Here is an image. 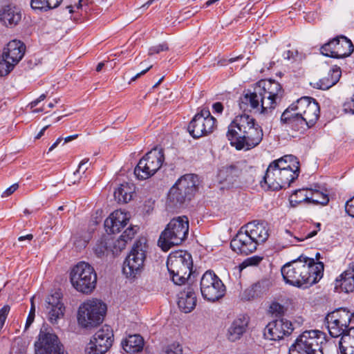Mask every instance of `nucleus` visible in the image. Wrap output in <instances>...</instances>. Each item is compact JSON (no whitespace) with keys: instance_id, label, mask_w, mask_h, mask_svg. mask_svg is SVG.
Listing matches in <instances>:
<instances>
[{"instance_id":"2eb2a0df","label":"nucleus","mask_w":354,"mask_h":354,"mask_svg":"<svg viewBox=\"0 0 354 354\" xmlns=\"http://www.w3.org/2000/svg\"><path fill=\"white\" fill-rule=\"evenodd\" d=\"M25 44L19 40L10 41L4 48L3 60L0 62V75H7L23 57Z\"/></svg>"},{"instance_id":"0eeeda50","label":"nucleus","mask_w":354,"mask_h":354,"mask_svg":"<svg viewBox=\"0 0 354 354\" xmlns=\"http://www.w3.org/2000/svg\"><path fill=\"white\" fill-rule=\"evenodd\" d=\"M327 343L326 335L318 330H306L289 349V354H323V345Z\"/></svg>"},{"instance_id":"79ce46f5","label":"nucleus","mask_w":354,"mask_h":354,"mask_svg":"<svg viewBox=\"0 0 354 354\" xmlns=\"http://www.w3.org/2000/svg\"><path fill=\"white\" fill-rule=\"evenodd\" d=\"M262 259L263 258L257 255L248 257L245 259L242 263L240 264V269L243 270L249 266H257L260 263Z\"/></svg>"},{"instance_id":"7c9ffc66","label":"nucleus","mask_w":354,"mask_h":354,"mask_svg":"<svg viewBox=\"0 0 354 354\" xmlns=\"http://www.w3.org/2000/svg\"><path fill=\"white\" fill-rule=\"evenodd\" d=\"M242 173V168L239 162L223 166L218 171V178L222 181L233 183Z\"/></svg>"},{"instance_id":"c85d7f7f","label":"nucleus","mask_w":354,"mask_h":354,"mask_svg":"<svg viewBox=\"0 0 354 354\" xmlns=\"http://www.w3.org/2000/svg\"><path fill=\"white\" fill-rule=\"evenodd\" d=\"M270 169H279L280 170H292L300 172L299 162L293 155H286L270 162L268 167Z\"/></svg>"},{"instance_id":"f257e3e1","label":"nucleus","mask_w":354,"mask_h":354,"mask_svg":"<svg viewBox=\"0 0 354 354\" xmlns=\"http://www.w3.org/2000/svg\"><path fill=\"white\" fill-rule=\"evenodd\" d=\"M319 105L310 97H301L282 113L280 122L299 134L305 133L319 118Z\"/></svg>"},{"instance_id":"6e6d98bb","label":"nucleus","mask_w":354,"mask_h":354,"mask_svg":"<svg viewBox=\"0 0 354 354\" xmlns=\"http://www.w3.org/2000/svg\"><path fill=\"white\" fill-rule=\"evenodd\" d=\"M62 1L63 0H47L46 3H47L48 7H49V10H51L57 8Z\"/></svg>"},{"instance_id":"774afa93","label":"nucleus","mask_w":354,"mask_h":354,"mask_svg":"<svg viewBox=\"0 0 354 354\" xmlns=\"http://www.w3.org/2000/svg\"><path fill=\"white\" fill-rule=\"evenodd\" d=\"M39 100L38 99H36L35 100L31 102L30 103V108H33L35 106H36L38 104H39Z\"/></svg>"},{"instance_id":"412c9836","label":"nucleus","mask_w":354,"mask_h":354,"mask_svg":"<svg viewBox=\"0 0 354 354\" xmlns=\"http://www.w3.org/2000/svg\"><path fill=\"white\" fill-rule=\"evenodd\" d=\"M257 246V242L245 232V230L243 229V227L230 242V247L233 251L244 255L254 252Z\"/></svg>"},{"instance_id":"e2e57ef3","label":"nucleus","mask_w":354,"mask_h":354,"mask_svg":"<svg viewBox=\"0 0 354 354\" xmlns=\"http://www.w3.org/2000/svg\"><path fill=\"white\" fill-rule=\"evenodd\" d=\"M90 0H80L78 3V8H82L83 6L87 5Z\"/></svg>"},{"instance_id":"72a5a7b5","label":"nucleus","mask_w":354,"mask_h":354,"mask_svg":"<svg viewBox=\"0 0 354 354\" xmlns=\"http://www.w3.org/2000/svg\"><path fill=\"white\" fill-rule=\"evenodd\" d=\"M341 77V70L339 68H333L330 71L327 77H325L315 83H310V85L315 88L321 90H327L335 85Z\"/></svg>"},{"instance_id":"4c0bfd02","label":"nucleus","mask_w":354,"mask_h":354,"mask_svg":"<svg viewBox=\"0 0 354 354\" xmlns=\"http://www.w3.org/2000/svg\"><path fill=\"white\" fill-rule=\"evenodd\" d=\"M326 317L334 319V322H340L342 326H349L351 322L350 312L346 308H340L328 313Z\"/></svg>"},{"instance_id":"9d476101","label":"nucleus","mask_w":354,"mask_h":354,"mask_svg":"<svg viewBox=\"0 0 354 354\" xmlns=\"http://www.w3.org/2000/svg\"><path fill=\"white\" fill-rule=\"evenodd\" d=\"M299 174V172L292 170L268 168L260 185L266 190L277 191L286 189L298 178Z\"/></svg>"},{"instance_id":"39448f33","label":"nucleus","mask_w":354,"mask_h":354,"mask_svg":"<svg viewBox=\"0 0 354 354\" xmlns=\"http://www.w3.org/2000/svg\"><path fill=\"white\" fill-rule=\"evenodd\" d=\"M189 234V220L187 216L172 218L160 233L158 245L165 252L171 248L181 245Z\"/></svg>"},{"instance_id":"6ab92c4d","label":"nucleus","mask_w":354,"mask_h":354,"mask_svg":"<svg viewBox=\"0 0 354 354\" xmlns=\"http://www.w3.org/2000/svg\"><path fill=\"white\" fill-rule=\"evenodd\" d=\"M36 354H66L57 336L40 330L38 340L35 343Z\"/></svg>"},{"instance_id":"338daca9","label":"nucleus","mask_w":354,"mask_h":354,"mask_svg":"<svg viewBox=\"0 0 354 354\" xmlns=\"http://www.w3.org/2000/svg\"><path fill=\"white\" fill-rule=\"evenodd\" d=\"M39 100L38 99H36L35 100L31 102L30 103V108H33L35 106H36L38 104H39Z\"/></svg>"},{"instance_id":"c9c22d12","label":"nucleus","mask_w":354,"mask_h":354,"mask_svg":"<svg viewBox=\"0 0 354 354\" xmlns=\"http://www.w3.org/2000/svg\"><path fill=\"white\" fill-rule=\"evenodd\" d=\"M136 227L131 225L127 227L120 236L119 239L115 241L113 248L116 251L121 252L124 250L127 242L134 237L137 232V229H135Z\"/></svg>"},{"instance_id":"423d86ee","label":"nucleus","mask_w":354,"mask_h":354,"mask_svg":"<svg viewBox=\"0 0 354 354\" xmlns=\"http://www.w3.org/2000/svg\"><path fill=\"white\" fill-rule=\"evenodd\" d=\"M167 267L173 282L178 286L185 284L193 272V261L190 253L177 250L169 254Z\"/></svg>"},{"instance_id":"f8f14e48","label":"nucleus","mask_w":354,"mask_h":354,"mask_svg":"<svg viewBox=\"0 0 354 354\" xmlns=\"http://www.w3.org/2000/svg\"><path fill=\"white\" fill-rule=\"evenodd\" d=\"M147 245L145 242L138 240L133 244L132 249L126 258L123 272L128 278H135L140 275L144 268V263L146 259Z\"/></svg>"},{"instance_id":"de8ad7c7","label":"nucleus","mask_w":354,"mask_h":354,"mask_svg":"<svg viewBox=\"0 0 354 354\" xmlns=\"http://www.w3.org/2000/svg\"><path fill=\"white\" fill-rule=\"evenodd\" d=\"M345 210L350 216L354 218V196L346 201Z\"/></svg>"},{"instance_id":"5fc2aeb1","label":"nucleus","mask_w":354,"mask_h":354,"mask_svg":"<svg viewBox=\"0 0 354 354\" xmlns=\"http://www.w3.org/2000/svg\"><path fill=\"white\" fill-rule=\"evenodd\" d=\"M213 111L215 113H222L223 111V105L221 102H217L212 105Z\"/></svg>"},{"instance_id":"f3484780","label":"nucleus","mask_w":354,"mask_h":354,"mask_svg":"<svg viewBox=\"0 0 354 354\" xmlns=\"http://www.w3.org/2000/svg\"><path fill=\"white\" fill-rule=\"evenodd\" d=\"M113 342V330L105 325L97 330L86 348V354H104Z\"/></svg>"},{"instance_id":"603ef678","label":"nucleus","mask_w":354,"mask_h":354,"mask_svg":"<svg viewBox=\"0 0 354 354\" xmlns=\"http://www.w3.org/2000/svg\"><path fill=\"white\" fill-rule=\"evenodd\" d=\"M19 188L18 183H15L12 185L10 187L7 188L2 194V197H8L12 194L17 189Z\"/></svg>"},{"instance_id":"1a4fd4ad","label":"nucleus","mask_w":354,"mask_h":354,"mask_svg":"<svg viewBox=\"0 0 354 354\" xmlns=\"http://www.w3.org/2000/svg\"><path fill=\"white\" fill-rule=\"evenodd\" d=\"M106 310V305L98 300L84 302L78 309V324L84 328L96 327L102 322Z\"/></svg>"},{"instance_id":"09e8293b","label":"nucleus","mask_w":354,"mask_h":354,"mask_svg":"<svg viewBox=\"0 0 354 354\" xmlns=\"http://www.w3.org/2000/svg\"><path fill=\"white\" fill-rule=\"evenodd\" d=\"M106 250V247L104 243L101 242L100 243L96 244V245L94 248V252L95 254L98 257H101L103 256L105 253V251Z\"/></svg>"},{"instance_id":"2f4dec72","label":"nucleus","mask_w":354,"mask_h":354,"mask_svg":"<svg viewBox=\"0 0 354 354\" xmlns=\"http://www.w3.org/2000/svg\"><path fill=\"white\" fill-rule=\"evenodd\" d=\"M348 293L354 291V268L349 267L335 280V289Z\"/></svg>"},{"instance_id":"4d7b16f0","label":"nucleus","mask_w":354,"mask_h":354,"mask_svg":"<svg viewBox=\"0 0 354 354\" xmlns=\"http://www.w3.org/2000/svg\"><path fill=\"white\" fill-rule=\"evenodd\" d=\"M33 239V235L32 234H28L26 236H21L18 238L19 241H28V242L31 241Z\"/></svg>"},{"instance_id":"8fccbe9b","label":"nucleus","mask_w":354,"mask_h":354,"mask_svg":"<svg viewBox=\"0 0 354 354\" xmlns=\"http://www.w3.org/2000/svg\"><path fill=\"white\" fill-rule=\"evenodd\" d=\"M35 306H34L33 304H32L30 310L29 312L28 316L27 319H26V326H25L26 329H27L32 324V323L33 322L34 319H35Z\"/></svg>"},{"instance_id":"680f3d73","label":"nucleus","mask_w":354,"mask_h":354,"mask_svg":"<svg viewBox=\"0 0 354 354\" xmlns=\"http://www.w3.org/2000/svg\"><path fill=\"white\" fill-rule=\"evenodd\" d=\"M78 134H75L73 136H68L64 138V143L68 142L70 141L73 140L74 139L77 138L78 137Z\"/></svg>"},{"instance_id":"473e14b6","label":"nucleus","mask_w":354,"mask_h":354,"mask_svg":"<svg viewBox=\"0 0 354 354\" xmlns=\"http://www.w3.org/2000/svg\"><path fill=\"white\" fill-rule=\"evenodd\" d=\"M144 339L138 334L129 335L122 342L123 349L128 353H136L142 351Z\"/></svg>"},{"instance_id":"f03ea898","label":"nucleus","mask_w":354,"mask_h":354,"mask_svg":"<svg viewBox=\"0 0 354 354\" xmlns=\"http://www.w3.org/2000/svg\"><path fill=\"white\" fill-rule=\"evenodd\" d=\"M281 271L286 283L308 288L317 283L323 277L324 263L315 262L313 258L300 256L285 264Z\"/></svg>"},{"instance_id":"20e7f679","label":"nucleus","mask_w":354,"mask_h":354,"mask_svg":"<svg viewBox=\"0 0 354 354\" xmlns=\"http://www.w3.org/2000/svg\"><path fill=\"white\" fill-rule=\"evenodd\" d=\"M198 188V176L188 174L180 178L170 189L167 201V207L176 211L183 207L194 196Z\"/></svg>"},{"instance_id":"c756f323","label":"nucleus","mask_w":354,"mask_h":354,"mask_svg":"<svg viewBox=\"0 0 354 354\" xmlns=\"http://www.w3.org/2000/svg\"><path fill=\"white\" fill-rule=\"evenodd\" d=\"M196 296L190 286L180 293L178 306L180 310L185 313L192 312L196 306Z\"/></svg>"},{"instance_id":"aec40b11","label":"nucleus","mask_w":354,"mask_h":354,"mask_svg":"<svg viewBox=\"0 0 354 354\" xmlns=\"http://www.w3.org/2000/svg\"><path fill=\"white\" fill-rule=\"evenodd\" d=\"M293 330L291 322L286 319H276L266 326L264 336L270 340H280L285 336H289Z\"/></svg>"},{"instance_id":"bb28decb","label":"nucleus","mask_w":354,"mask_h":354,"mask_svg":"<svg viewBox=\"0 0 354 354\" xmlns=\"http://www.w3.org/2000/svg\"><path fill=\"white\" fill-rule=\"evenodd\" d=\"M21 19V11L16 6L8 4L0 8V21L6 26H15Z\"/></svg>"},{"instance_id":"ea45409f","label":"nucleus","mask_w":354,"mask_h":354,"mask_svg":"<svg viewBox=\"0 0 354 354\" xmlns=\"http://www.w3.org/2000/svg\"><path fill=\"white\" fill-rule=\"evenodd\" d=\"M326 322L329 334L333 337H342L350 328L349 326H342L340 322H334V319L326 317Z\"/></svg>"},{"instance_id":"0e129e2a","label":"nucleus","mask_w":354,"mask_h":354,"mask_svg":"<svg viewBox=\"0 0 354 354\" xmlns=\"http://www.w3.org/2000/svg\"><path fill=\"white\" fill-rule=\"evenodd\" d=\"M88 161V159H84L83 160H82L81 162L79 165V168H78V169L76 171L78 172L80 171V169H82L83 165H85L86 163H87Z\"/></svg>"},{"instance_id":"a878e982","label":"nucleus","mask_w":354,"mask_h":354,"mask_svg":"<svg viewBox=\"0 0 354 354\" xmlns=\"http://www.w3.org/2000/svg\"><path fill=\"white\" fill-rule=\"evenodd\" d=\"M271 282L269 279H263L259 280L243 292L241 299L252 301L260 298L269 290Z\"/></svg>"},{"instance_id":"393cba45","label":"nucleus","mask_w":354,"mask_h":354,"mask_svg":"<svg viewBox=\"0 0 354 354\" xmlns=\"http://www.w3.org/2000/svg\"><path fill=\"white\" fill-rule=\"evenodd\" d=\"M129 221L128 215L120 211H114L104 221V227L108 234L120 232L121 229L124 227Z\"/></svg>"},{"instance_id":"49530a36","label":"nucleus","mask_w":354,"mask_h":354,"mask_svg":"<svg viewBox=\"0 0 354 354\" xmlns=\"http://www.w3.org/2000/svg\"><path fill=\"white\" fill-rule=\"evenodd\" d=\"M316 226L317 227V230H313V231L308 232L306 235H303V236H294V239L297 241H304L306 239H308L313 237L314 236H315L317 234V232L320 230L321 224L319 223H317L316 224Z\"/></svg>"},{"instance_id":"ddd939ff","label":"nucleus","mask_w":354,"mask_h":354,"mask_svg":"<svg viewBox=\"0 0 354 354\" xmlns=\"http://www.w3.org/2000/svg\"><path fill=\"white\" fill-rule=\"evenodd\" d=\"M217 121L208 109H203L198 112L189 122L187 131L190 136L195 138H200L212 133L216 128Z\"/></svg>"},{"instance_id":"13d9d810","label":"nucleus","mask_w":354,"mask_h":354,"mask_svg":"<svg viewBox=\"0 0 354 354\" xmlns=\"http://www.w3.org/2000/svg\"><path fill=\"white\" fill-rule=\"evenodd\" d=\"M152 68V66H149L146 69L142 71L140 73H138L137 75H136L133 77L131 78V81H134L138 77H140L141 75H145L148 71H149Z\"/></svg>"},{"instance_id":"9b49d317","label":"nucleus","mask_w":354,"mask_h":354,"mask_svg":"<svg viewBox=\"0 0 354 354\" xmlns=\"http://www.w3.org/2000/svg\"><path fill=\"white\" fill-rule=\"evenodd\" d=\"M164 160L163 150L155 147L139 160L134 169V174L139 180L148 179L160 169Z\"/></svg>"},{"instance_id":"69168bd1","label":"nucleus","mask_w":354,"mask_h":354,"mask_svg":"<svg viewBox=\"0 0 354 354\" xmlns=\"http://www.w3.org/2000/svg\"><path fill=\"white\" fill-rule=\"evenodd\" d=\"M219 0H208L205 3V7H208L214 3H215L216 2L218 1Z\"/></svg>"},{"instance_id":"a18cd8bd","label":"nucleus","mask_w":354,"mask_h":354,"mask_svg":"<svg viewBox=\"0 0 354 354\" xmlns=\"http://www.w3.org/2000/svg\"><path fill=\"white\" fill-rule=\"evenodd\" d=\"M164 354H183V347L178 343H174L166 348Z\"/></svg>"},{"instance_id":"052dcab7","label":"nucleus","mask_w":354,"mask_h":354,"mask_svg":"<svg viewBox=\"0 0 354 354\" xmlns=\"http://www.w3.org/2000/svg\"><path fill=\"white\" fill-rule=\"evenodd\" d=\"M49 125L45 126L36 136L35 139H39L44 133L45 131L48 128Z\"/></svg>"},{"instance_id":"a19ab883","label":"nucleus","mask_w":354,"mask_h":354,"mask_svg":"<svg viewBox=\"0 0 354 354\" xmlns=\"http://www.w3.org/2000/svg\"><path fill=\"white\" fill-rule=\"evenodd\" d=\"M269 312L275 317H281L285 313V308L278 302H272L269 307Z\"/></svg>"},{"instance_id":"37998d69","label":"nucleus","mask_w":354,"mask_h":354,"mask_svg":"<svg viewBox=\"0 0 354 354\" xmlns=\"http://www.w3.org/2000/svg\"><path fill=\"white\" fill-rule=\"evenodd\" d=\"M47 0H31L30 6L33 10H37L41 12H46L49 10V7L46 3Z\"/></svg>"},{"instance_id":"cd10ccee","label":"nucleus","mask_w":354,"mask_h":354,"mask_svg":"<svg viewBox=\"0 0 354 354\" xmlns=\"http://www.w3.org/2000/svg\"><path fill=\"white\" fill-rule=\"evenodd\" d=\"M250 318L247 315H240L232 323L228 330V339L231 342L239 339L246 331Z\"/></svg>"},{"instance_id":"4468645a","label":"nucleus","mask_w":354,"mask_h":354,"mask_svg":"<svg viewBox=\"0 0 354 354\" xmlns=\"http://www.w3.org/2000/svg\"><path fill=\"white\" fill-rule=\"evenodd\" d=\"M201 292L204 299L214 302L225 294V286L213 271H206L201 279Z\"/></svg>"},{"instance_id":"58836bf2","label":"nucleus","mask_w":354,"mask_h":354,"mask_svg":"<svg viewBox=\"0 0 354 354\" xmlns=\"http://www.w3.org/2000/svg\"><path fill=\"white\" fill-rule=\"evenodd\" d=\"M311 196H306L304 201L307 203H311L314 205H326L329 202V197L327 194L323 193L317 189L310 188Z\"/></svg>"},{"instance_id":"a211bd4d","label":"nucleus","mask_w":354,"mask_h":354,"mask_svg":"<svg viewBox=\"0 0 354 354\" xmlns=\"http://www.w3.org/2000/svg\"><path fill=\"white\" fill-rule=\"evenodd\" d=\"M257 86L261 88L266 108L269 111L274 109L283 95L284 91L281 85L273 80H263L257 84Z\"/></svg>"},{"instance_id":"bf43d9fd","label":"nucleus","mask_w":354,"mask_h":354,"mask_svg":"<svg viewBox=\"0 0 354 354\" xmlns=\"http://www.w3.org/2000/svg\"><path fill=\"white\" fill-rule=\"evenodd\" d=\"M63 140L62 138H59L55 142H54L48 149V152L53 151Z\"/></svg>"},{"instance_id":"7ed1b4c3","label":"nucleus","mask_w":354,"mask_h":354,"mask_svg":"<svg viewBox=\"0 0 354 354\" xmlns=\"http://www.w3.org/2000/svg\"><path fill=\"white\" fill-rule=\"evenodd\" d=\"M263 133L255 120L248 115L236 116L228 126L226 133L230 145L237 150L251 149L260 144Z\"/></svg>"},{"instance_id":"5701e85b","label":"nucleus","mask_w":354,"mask_h":354,"mask_svg":"<svg viewBox=\"0 0 354 354\" xmlns=\"http://www.w3.org/2000/svg\"><path fill=\"white\" fill-rule=\"evenodd\" d=\"M46 301L48 319L52 324H55L64 315L65 307L62 302V295L56 291L48 296Z\"/></svg>"},{"instance_id":"c03bdc74","label":"nucleus","mask_w":354,"mask_h":354,"mask_svg":"<svg viewBox=\"0 0 354 354\" xmlns=\"http://www.w3.org/2000/svg\"><path fill=\"white\" fill-rule=\"evenodd\" d=\"M169 50L168 44L166 42H164L162 44H160L157 46H151L149 49V55L151 56L154 54H158L160 52L162 51H167Z\"/></svg>"},{"instance_id":"864d4df0","label":"nucleus","mask_w":354,"mask_h":354,"mask_svg":"<svg viewBox=\"0 0 354 354\" xmlns=\"http://www.w3.org/2000/svg\"><path fill=\"white\" fill-rule=\"evenodd\" d=\"M283 56L284 59H286L295 61V57L297 56V51L293 52V51L288 50L283 53Z\"/></svg>"},{"instance_id":"6e6552de","label":"nucleus","mask_w":354,"mask_h":354,"mask_svg":"<svg viewBox=\"0 0 354 354\" xmlns=\"http://www.w3.org/2000/svg\"><path fill=\"white\" fill-rule=\"evenodd\" d=\"M70 280L77 291L89 294L95 288L97 274L90 264L82 261L73 268L70 274Z\"/></svg>"},{"instance_id":"4be33fe9","label":"nucleus","mask_w":354,"mask_h":354,"mask_svg":"<svg viewBox=\"0 0 354 354\" xmlns=\"http://www.w3.org/2000/svg\"><path fill=\"white\" fill-rule=\"evenodd\" d=\"M261 106V113H268L269 111L268 108L264 106L263 97L261 93V88L256 86L252 92L248 91L239 99V107L243 111H246L250 107L251 109H259Z\"/></svg>"},{"instance_id":"f704fd0d","label":"nucleus","mask_w":354,"mask_h":354,"mask_svg":"<svg viewBox=\"0 0 354 354\" xmlns=\"http://www.w3.org/2000/svg\"><path fill=\"white\" fill-rule=\"evenodd\" d=\"M341 354H354V327H350L339 342Z\"/></svg>"},{"instance_id":"b1692460","label":"nucleus","mask_w":354,"mask_h":354,"mask_svg":"<svg viewBox=\"0 0 354 354\" xmlns=\"http://www.w3.org/2000/svg\"><path fill=\"white\" fill-rule=\"evenodd\" d=\"M245 232L257 242L258 245L265 243L269 237V225L267 223L256 221L248 223L243 227Z\"/></svg>"},{"instance_id":"e433bc0d","label":"nucleus","mask_w":354,"mask_h":354,"mask_svg":"<svg viewBox=\"0 0 354 354\" xmlns=\"http://www.w3.org/2000/svg\"><path fill=\"white\" fill-rule=\"evenodd\" d=\"M132 194V187L128 183H123L115 190L114 198L119 203H127L131 200Z\"/></svg>"},{"instance_id":"dca6fc26","label":"nucleus","mask_w":354,"mask_h":354,"mask_svg":"<svg viewBox=\"0 0 354 354\" xmlns=\"http://www.w3.org/2000/svg\"><path fill=\"white\" fill-rule=\"evenodd\" d=\"M353 51L354 46L352 41L344 35L337 36L321 47L322 55L336 59L347 57Z\"/></svg>"},{"instance_id":"3c124183","label":"nucleus","mask_w":354,"mask_h":354,"mask_svg":"<svg viewBox=\"0 0 354 354\" xmlns=\"http://www.w3.org/2000/svg\"><path fill=\"white\" fill-rule=\"evenodd\" d=\"M344 108L346 112H349L352 114H354V94L350 100L346 102L344 104Z\"/></svg>"}]
</instances>
